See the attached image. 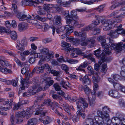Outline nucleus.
Here are the masks:
<instances>
[{
    "instance_id": "obj_36",
    "label": "nucleus",
    "mask_w": 125,
    "mask_h": 125,
    "mask_svg": "<svg viewBox=\"0 0 125 125\" xmlns=\"http://www.w3.org/2000/svg\"><path fill=\"white\" fill-rule=\"evenodd\" d=\"M83 88L84 92L88 97L89 94H90L91 90L86 85H85L84 86Z\"/></svg>"
},
{
    "instance_id": "obj_25",
    "label": "nucleus",
    "mask_w": 125,
    "mask_h": 125,
    "mask_svg": "<svg viewBox=\"0 0 125 125\" xmlns=\"http://www.w3.org/2000/svg\"><path fill=\"white\" fill-rule=\"evenodd\" d=\"M64 97L65 99L68 100L70 102H75L78 99L77 98L76 96H74L71 98L67 94H65L63 92V97Z\"/></svg>"
},
{
    "instance_id": "obj_61",
    "label": "nucleus",
    "mask_w": 125,
    "mask_h": 125,
    "mask_svg": "<svg viewBox=\"0 0 125 125\" xmlns=\"http://www.w3.org/2000/svg\"><path fill=\"white\" fill-rule=\"evenodd\" d=\"M16 80L17 81L14 80H13L11 81V83L13 86H17V84L18 83V79H16Z\"/></svg>"
},
{
    "instance_id": "obj_45",
    "label": "nucleus",
    "mask_w": 125,
    "mask_h": 125,
    "mask_svg": "<svg viewBox=\"0 0 125 125\" xmlns=\"http://www.w3.org/2000/svg\"><path fill=\"white\" fill-rule=\"evenodd\" d=\"M103 61L100 60H99L98 64H95L94 69L96 71H98L99 70V67L100 65L102 63Z\"/></svg>"
},
{
    "instance_id": "obj_4",
    "label": "nucleus",
    "mask_w": 125,
    "mask_h": 125,
    "mask_svg": "<svg viewBox=\"0 0 125 125\" xmlns=\"http://www.w3.org/2000/svg\"><path fill=\"white\" fill-rule=\"evenodd\" d=\"M69 11L68 10L63 11V16H64V18L66 21L67 24H71L72 26H76V27H79L80 26L83 25L81 24L80 20L76 21L73 19V18L70 17L69 14Z\"/></svg>"
},
{
    "instance_id": "obj_54",
    "label": "nucleus",
    "mask_w": 125,
    "mask_h": 125,
    "mask_svg": "<svg viewBox=\"0 0 125 125\" xmlns=\"http://www.w3.org/2000/svg\"><path fill=\"white\" fill-rule=\"evenodd\" d=\"M14 58V60L18 65L21 67H22L23 65V63L19 60L17 58L15 57Z\"/></svg>"
},
{
    "instance_id": "obj_23",
    "label": "nucleus",
    "mask_w": 125,
    "mask_h": 125,
    "mask_svg": "<svg viewBox=\"0 0 125 125\" xmlns=\"http://www.w3.org/2000/svg\"><path fill=\"white\" fill-rule=\"evenodd\" d=\"M101 22L102 24L104 25V26H109V25H111L114 24L115 23H116L115 21L112 20H102Z\"/></svg>"
},
{
    "instance_id": "obj_21",
    "label": "nucleus",
    "mask_w": 125,
    "mask_h": 125,
    "mask_svg": "<svg viewBox=\"0 0 125 125\" xmlns=\"http://www.w3.org/2000/svg\"><path fill=\"white\" fill-rule=\"evenodd\" d=\"M95 123H97L95 119L94 120L91 118H87L85 120L83 125H94Z\"/></svg>"
},
{
    "instance_id": "obj_7",
    "label": "nucleus",
    "mask_w": 125,
    "mask_h": 125,
    "mask_svg": "<svg viewBox=\"0 0 125 125\" xmlns=\"http://www.w3.org/2000/svg\"><path fill=\"white\" fill-rule=\"evenodd\" d=\"M94 27L93 26L92 24H90L89 25L86 26L84 28H83L81 29L82 31L78 32L77 31H75L74 32V35L78 37H81L82 38L81 39V41H84L86 37V34L84 32H83L84 31H88L91 30L93 29Z\"/></svg>"
},
{
    "instance_id": "obj_26",
    "label": "nucleus",
    "mask_w": 125,
    "mask_h": 125,
    "mask_svg": "<svg viewBox=\"0 0 125 125\" xmlns=\"http://www.w3.org/2000/svg\"><path fill=\"white\" fill-rule=\"evenodd\" d=\"M80 80L82 81L83 84L89 85L90 83V80L88 76L85 75L83 77L81 78Z\"/></svg>"
},
{
    "instance_id": "obj_14",
    "label": "nucleus",
    "mask_w": 125,
    "mask_h": 125,
    "mask_svg": "<svg viewBox=\"0 0 125 125\" xmlns=\"http://www.w3.org/2000/svg\"><path fill=\"white\" fill-rule=\"evenodd\" d=\"M95 42L94 39L92 38H89L88 39L87 42H83L81 43L82 46H85L88 45L89 47H92L94 46V44Z\"/></svg>"
},
{
    "instance_id": "obj_49",
    "label": "nucleus",
    "mask_w": 125,
    "mask_h": 125,
    "mask_svg": "<svg viewBox=\"0 0 125 125\" xmlns=\"http://www.w3.org/2000/svg\"><path fill=\"white\" fill-rule=\"evenodd\" d=\"M1 29L0 30V31L1 32H5L6 33H10V29L8 28L7 29H6L5 27H2L1 26Z\"/></svg>"
},
{
    "instance_id": "obj_30",
    "label": "nucleus",
    "mask_w": 125,
    "mask_h": 125,
    "mask_svg": "<svg viewBox=\"0 0 125 125\" xmlns=\"http://www.w3.org/2000/svg\"><path fill=\"white\" fill-rule=\"evenodd\" d=\"M17 42L16 48L17 49L21 51H24L25 50V46L20 43L19 40H17Z\"/></svg>"
},
{
    "instance_id": "obj_56",
    "label": "nucleus",
    "mask_w": 125,
    "mask_h": 125,
    "mask_svg": "<svg viewBox=\"0 0 125 125\" xmlns=\"http://www.w3.org/2000/svg\"><path fill=\"white\" fill-rule=\"evenodd\" d=\"M69 83L67 82L64 81L63 80V88L67 89L69 87Z\"/></svg>"
},
{
    "instance_id": "obj_28",
    "label": "nucleus",
    "mask_w": 125,
    "mask_h": 125,
    "mask_svg": "<svg viewBox=\"0 0 125 125\" xmlns=\"http://www.w3.org/2000/svg\"><path fill=\"white\" fill-rule=\"evenodd\" d=\"M53 87L56 91H58V93L60 95H62V92L61 90V86L57 83H54L53 84Z\"/></svg>"
},
{
    "instance_id": "obj_31",
    "label": "nucleus",
    "mask_w": 125,
    "mask_h": 125,
    "mask_svg": "<svg viewBox=\"0 0 125 125\" xmlns=\"http://www.w3.org/2000/svg\"><path fill=\"white\" fill-rule=\"evenodd\" d=\"M88 64L87 62H85L83 63L80 65L79 67L76 68L77 70L79 71H84V70L83 68H85L86 67Z\"/></svg>"
},
{
    "instance_id": "obj_40",
    "label": "nucleus",
    "mask_w": 125,
    "mask_h": 125,
    "mask_svg": "<svg viewBox=\"0 0 125 125\" xmlns=\"http://www.w3.org/2000/svg\"><path fill=\"white\" fill-rule=\"evenodd\" d=\"M101 17V16H98L96 15L95 16V18H96L97 19L92 22L91 24H92L93 26V25L96 26L98 25L100 23V21L99 19H100V18Z\"/></svg>"
},
{
    "instance_id": "obj_22",
    "label": "nucleus",
    "mask_w": 125,
    "mask_h": 125,
    "mask_svg": "<svg viewBox=\"0 0 125 125\" xmlns=\"http://www.w3.org/2000/svg\"><path fill=\"white\" fill-rule=\"evenodd\" d=\"M120 32H118L116 30L115 31L112 30L110 31V32H108L107 33V34L109 35L112 38H116L117 37L119 34H121Z\"/></svg>"
},
{
    "instance_id": "obj_12",
    "label": "nucleus",
    "mask_w": 125,
    "mask_h": 125,
    "mask_svg": "<svg viewBox=\"0 0 125 125\" xmlns=\"http://www.w3.org/2000/svg\"><path fill=\"white\" fill-rule=\"evenodd\" d=\"M94 119L97 123H95L94 125H110L111 123H113L112 122L109 123L108 122V120H105L101 117H94Z\"/></svg>"
},
{
    "instance_id": "obj_53",
    "label": "nucleus",
    "mask_w": 125,
    "mask_h": 125,
    "mask_svg": "<svg viewBox=\"0 0 125 125\" xmlns=\"http://www.w3.org/2000/svg\"><path fill=\"white\" fill-rule=\"evenodd\" d=\"M100 31V29L98 28H95L93 30L92 33L93 34L95 35L98 34Z\"/></svg>"
},
{
    "instance_id": "obj_5",
    "label": "nucleus",
    "mask_w": 125,
    "mask_h": 125,
    "mask_svg": "<svg viewBox=\"0 0 125 125\" xmlns=\"http://www.w3.org/2000/svg\"><path fill=\"white\" fill-rule=\"evenodd\" d=\"M43 59H41L38 62L37 66L35 67L32 71V73L35 72L37 73H42L45 68L48 69V71L51 70L50 67L47 64H43Z\"/></svg>"
},
{
    "instance_id": "obj_58",
    "label": "nucleus",
    "mask_w": 125,
    "mask_h": 125,
    "mask_svg": "<svg viewBox=\"0 0 125 125\" xmlns=\"http://www.w3.org/2000/svg\"><path fill=\"white\" fill-rule=\"evenodd\" d=\"M51 78L50 77H48L47 78V80H49L48 82V85L50 86H51L53 83L54 81L53 80H51Z\"/></svg>"
},
{
    "instance_id": "obj_17",
    "label": "nucleus",
    "mask_w": 125,
    "mask_h": 125,
    "mask_svg": "<svg viewBox=\"0 0 125 125\" xmlns=\"http://www.w3.org/2000/svg\"><path fill=\"white\" fill-rule=\"evenodd\" d=\"M17 16L20 21L31 19L32 18V17L29 15H26L20 12H19L17 14Z\"/></svg>"
},
{
    "instance_id": "obj_34",
    "label": "nucleus",
    "mask_w": 125,
    "mask_h": 125,
    "mask_svg": "<svg viewBox=\"0 0 125 125\" xmlns=\"http://www.w3.org/2000/svg\"><path fill=\"white\" fill-rule=\"evenodd\" d=\"M11 10L14 11L13 12L14 14H17L19 12L17 10V6L15 4L13 3L12 4V7L11 8Z\"/></svg>"
},
{
    "instance_id": "obj_39",
    "label": "nucleus",
    "mask_w": 125,
    "mask_h": 125,
    "mask_svg": "<svg viewBox=\"0 0 125 125\" xmlns=\"http://www.w3.org/2000/svg\"><path fill=\"white\" fill-rule=\"evenodd\" d=\"M120 74L121 77L125 80V65H124L122 67Z\"/></svg>"
},
{
    "instance_id": "obj_62",
    "label": "nucleus",
    "mask_w": 125,
    "mask_h": 125,
    "mask_svg": "<svg viewBox=\"0 0 125 125\" xmlns=\"http://www.w3.org/2000/svg\"><path fill=\"white\" fill-rule=\"evenodd\" d=\"M60 96H58L56 94H53L52 97L54 99H58L61 100V99H62V96L61 95Z\"/></svg>"
},
{
    "instance_id": "obj_63",
    "label": "nucleus",
    "mask_w": 125,
    "mask_h": 125,
    "mask_svg": "<svg viewBox=\"0 0 125 125\" xmlns=\"http://www.w3.org/2000/svg\"><path fill=\"white\" fill-rule=\"evenodd\" d=\"M112 77L115 80L117 81L119 79L120 76L118 74H113L112 75Z\"/></svg>"
},
{
    "instance_id": "obj_9",
    "label": "nucleus",
    "mask_w": 125,
    "mask_h": 125,
    "mask_svg": "<svg viewBox=\"0 0 125 125\" xmlns=\"http://www.w3.org/2000/svg\"><path fill=\"white\" fill-rule=\"evenodd\" d=\"M12 102V100L10 101L8 99H0V104H2L3 105L5 106H3L0 105V109L6 111L11 108Z\"/></svg>"
},
{
    "instance_id": "obj_19",
    "label": "nucleus",
    "mask_w": 125,
    "mask_h": 125,
    "mask_svg": "<svg viewBox=\"0 0 125 125\" xmlns=\"http://www.w3.org/2000/svg\"><path fill=\"white\" fill-rule=\"evenodd\" d=\"M109 95L111 97L115 98H118L121 96V95L117 91L111 90L109 92Z\"/></svg>"
},
{
    "instance_id": "obj_48",
    "label": "nucleus",
    "mask_w": 125,
    "mask_h": 125,
    "mask_svg": "<svg viewBox=\"0 0 125 125\" xmlns=\"http://www.w3.org/2000/svg\"><path fill=\"white\" fill-rule=\"evenodd\" d=\"M81 37V38H80V40L77 39L75 38H74L73 41H72V43L73 44L76 45H78L80 42V40L81 41H81V39L82 38V37Z\"/></svg>"
},
{
    "instance_id": "obj_42",
    "label": "nucleus",
    "mask_w": 125,
    "mask_h": 125,
    "mask_svg": "<svg viewBox=\"0 0 125 125\" xmlns=\"http://www.w3.org/2000/svg\"><path fill=\"white\" fill-rule=\"evenodd\" d=\"M122 25L120 24L119 26L118 27L117 29L116 30L118 32H121L120 33L122 34L123 35L125 36V30L122 28Z\"/></svg>"
},
{
    "instance_id": "obj_15",
    "label": "nucleus",
    "mask_w": 125,
    "mask_h": 125,
    "mask_svg": "<svg viewBox=\"0 0 125 125\" xmlns=\"http://www.w3.org/2000/svg\"><path fill=\"white\" fill-rule=\"evenodd\" d=\"M76 10H73L71 11V15H70V17H71L72 18H73V19L74 20L78 21V20H80V22L81 24H83V25L81 26H79V27H77L78 28H80L81 27L83 26H84L85 25V24L82 22V20L80 19H79V17L77 15V12Z\"/></svg>"
},
{
    "instance_id": "obj_64",
    "label": "nucleus",
    "mask_w": 125,
    "mask_h": 125,
    "mask_svg": "<svg viewBox=\"0 0 125 125\" xmlns=\"http://www.w3.org/2000/svg\"><path fill=\"white\" fill-rule=\"evenodd\" d=\"M100 50L99 49L94 51V54L95 55L97 58H98L100 55L99 54L100 53Z\"/></svg>"
},
{
    "instance_id": "obj_18",
    "label": "nucleus",
    "mask_w": 125,
    "mask_h": 125,
    "mask_svg": "<svg viewBox=\"0 0 125 125\" xmlns=\"http://www.w3.org/2000/svg\"><path fill=\"white\" fill-rule=\"evenodd\" d=\"M38 85L36 84H34L33 86L29 88V92H25L23 94V96L24 97H27L31 95L32 93H35V90L37 87Z\"/></svg>"
},
{
    "instance_id": "obj_29",
    "label": "nucleus",
    "mask_w": 125,
    "mask_h": 125,
    "mask_svg": "<svg viewBox=\"0 0 125 125\" xmlns=\"http://www.w3.org/2000/svg\"><path fill=\"white\" fill-rule=\"evenodd\" d=\"M74 27L70 25H67L65 26V29L67 31L66 34H69L73 31V29Z\"/></svg>"
},
{
    "instance_id": "obj_8",
    "label": "nucleus",
    "mask_w": 125,
    "mask_h": 125,
    "mask_svg": "<svg viewBox=\"0 0 125 125\" xmlns=\"http://www.w3.org/2000/svg\"><path fill=\"white\" fill-rule=\"evenodd\" d=\"M30 72L29 71H27V72L25 73V79H23L22 81L21 80V86L20 87V89H19V94H20L21 93V90H23L25 89V87L29 84H31L32 83L31 81H29V80L30 78Z\"/></svg>"
},
{
    "instance_id": "obj_55",
    "label": "nucleus",
    "mask_w": 125,
    "mask_h": 125,
    "mask_svg": "<svg viewBox=\"0 0 125 125\" xmlns=\"http://www.w3.org/2000/svg\"><path fill=\"white\" fill-rule=\"evenodd\" d=\"M32 18L31 19H30L31 20V23H32L33 25L38 26L39 28H41L42 27V26L37 23L36 21L35 20H34L32 19Z\"/></svg>"
},
{
    "instance_id": "obj_37",
    "label": "nucleus",
    "mask_w": 125,
    "mask_h": 125,
    "mask_svg": "<svg viewBox=\"0 0 125 125\" xmlns=\"http://www.w3.org/2000/svg\"><path fill=\"white\" fill-rule=\"evenodd\" d=\"M2 51L4 52H6L8 53L10 56H12L14 57H15L16 56V54L14 52H13L4 49H1Z\"/></svg>"
},
{
    "instance_id": "obj_44",
    "label": "nucleus",
    "mask_w": 125,
    "mask_h": 125,
    "mask_svg": "<svg viewBox=\"0 0 125 125\" xmlns=\"http://www.w3.org/2000/svg\"><path fill=\"white\" fill-rule=\"evenodd\" d=\"M119 3L121 4L120 5H122V8L120 9L119 10L121 11H125L122 14L123 15H125V1L124 2H120Z\"/></svg>"
},
{
    "instance_id": "obj_3",
    "label": "nucleus",
    "mask_w": 125,
    "mask_h": 125,
    "mask_svg": "<svg viewBox=\"0 0 125 125\" xmlns=\"http://www.w3.org/2000/svg\"><path fill=\"white\" fill-rule=\"evenodd\" d=\"M32 110L29 109L25 111H23L21 112L17 113L15 115V118L13 115H12L10 117V121L11 124L10 125H16L14 123H16L17 124H19L21 123L23 120L21 118L25 116L26 115L30 114V112H31Z\"/></svg>"
},
{
    "instance_id": "obj_24",
    "label": "nucleus",
    "mask_w": 125,
    "mask_h": 125,
    "mask_svg": "<svg viewBox=\"0 0 125 125\" xmlns=\"http://www.w3.org/2000/svg\"><path fill=\"white\" fill-rule=\"evenodd\" d=\"M27 25L26 23H20L19 24L18 26V30L20 31H23L27 28Z\"/></svg>"
},
{
    "instance_id": "obj_59",
    "label": "nucleus",
    "mask_w": 125,
    "mask_h": 125,
    "mask_svg": "<svg viewBox=\"0 0 125 125\" xmlns=\"http://www.w3.org/2000/svg\"><path fill=\"white\" fill-rule=\"evenodd\" d=\"M51 72L52 74L55 76H58L59 74V73L58 71H57L55 70H52Z\"/></svg>"
},
{
    "instance_id": "obj_1",
    "label": "nucleus",
    "mask_w": 125,
    "mask_h": 125,
    "mask_svg": "<svg viewBox=\"0 0 125 125\" xmlns=\"http://www.w3.org/2000/svg\"><path fill=\"white\" fill-rule=\"evenodd\" d=\"M102 111L98 110L97 111V116L94 117H100L107 120L109 123L113 122L114 125H125V116L122 114H118L116 117H113L112 120L110 119L109 115L108 114L110 112V109L107 106H105L102 108Z\"/></svg>"
},
{
    "instance_id": "obj_38",
    "label": "nucleus",
    "mask_w": 125,
    "mask_h": 125,
    "mask_svg": "<svg viewBox=\"0 0 125 125\" xmlns=\"http://www.w3.org/2000/svg\"><path fill=\"white\" fill-rule=\"evenodd\" d=\"M55 24L56 25L61 26L62 25L61 22V18L60 16L56 17L55 22Z\"/></svg>"
},
{
    "instance_id": "obj_60",
    "label": "nucleus",
    "mask_w": 125,
    "mask_h": 125,
    "mask_svg": "<svg viewBox=\"0 0 125 125\" xmlns=\"http://www.w3.org/2000/svg\"><path fill=\"white\" fill-rule=\"evenodd\" d=\"M88 100L89 101V103L91 106H93L95 104V101L94 100H90V98H89V96L88 97Z\"/></svg>"
},
{
    "instance_id": "obj_2",
    "label": "nucleus",
    "mask_w": 125,
    "mask_h": 125,
    "mask_svg": "<svg viewBox=\"0 0 125 125\" xmlns=\"http://www.w3.org/2000/svg\"><path fill=\"white\" fill-rule=\"evenodd\" d=\"M98 40L101 42L102 46L104 49V51L107 54H110L111 53L110 49L119 51L125 48V38L122 40L123 42L117 43H114L113 40L110 38L109 40L110 43H105L106 40L103 36L98 37Z\"/></svg>"
},
{
    "instance_id": "obj_57",
    "label": "nucleus",
    "mask_w": 125,
    "mask_h": 125,
    "mask_svg": "<svg viewBox=\"0 0 125 125\" xmlns=\"http://www.w3.org/2000/svg\"><path fill=\"white\" fill-rule=\"evenodd\" d=\"M72 117L73 122H76L79 121V118L78 115H73L72 116Z\"/></svg>"
},
{
    "instance_id": "obj_52",
    "label": "nucleus",
    "mask_w": 125,
    "mask_h": 125,
    "mask_svg": "<svg viewBox=\"0 0 125 125\" xmlns=\"http://www.w3.org/2000/svg\"><path fill=\"white\" fill-rule=\"evenodd\" d=\"M63 70H64L65 73L67 74H68L69 73L68 72L69 69L66 65L63 64Z\"/></svg>"
},
{
    "instance_id": "obj_11",
    "label": "nucleus",
    "mask_w": 125,
    "mask_h": 125,
    "mask_svg": "<svg viewBox=\"0 0 125 125\" xmlns=\"http://www.w3.org/2000/svg\"><path fill=\"white\" fill-rule=\"evenodd\" d=\"M35 1L40 3L42 2V0H23L21 1V4L22 6H33L35 7V5L37 3Z\"/></svg>"
},
{
    "instance_id": "obj_41",
    "label": "nucleus",
    "mask_w": 125,
    "mask_h": 125,
    "mask_svg": "<svg viewBox=\"0 0 125 125\" xmlns=\"http://www.w3.org/2000/svg\"><path fill=\"white\" fill-rule=\"evenodd\" d=\"M63 62H67L69 63H70L71 64H76L78 62V61L77 60H75L73 59H66V60H65L63 58Z\"/></svg>"
},
{
    "instance_id": "obj_43",
    "label": "nucleus",
    "mask_w": 125,
    "mask_h": 125,
    "mask_svg": "<svg viewBox=\"0 0 125 125\" xmlns=\"http://www.w3.org/2000/svg\"><path fill=\"white\" fill-rule=\"evenodd\" d=\"M119 11L117 10L114 11L111 13L109 15V16L111 17L113 16H115L116 18H118L120 17V16H118L117 15L119 13Z\"/></svg>"
},
{
    "instance_id": "obj_16",
    "label": "nucleus",
    "mask_w": 125,
    "mask_h": 125,
    "mask_svg": "<svg viewBox=\"0 0 125 125\" xmlns=\"http://www.w3.org/2000/svg\"><path fill=\"white\" fill-rule=\"evenodd\" d=\"M46 105L51 106V108L52 110L54 109L55 107L58 106V104L57 102H52L50 99L45 100L42 106H43L44 105Z\"/></svg>"
},
{
    "instance_id": "obj_51",
    "label": "nucleus",
    "mask_w": 125,
    "mask_h": 125,
    "mask_svg": "<svg viewBox=\"0 0 125 125\" xmlns=\"http://www.w3.org/2000/svg\"><path fill=\"white\" fill-rule=\"evenodd\" d=\"M107 65L106 63H104L102 65V68L101 69V72L105 73L106 71Z\"/></svg>"
},
{
    "instance_id": "obj_13",
    "label": "nucleus",
    "mask_w": 125,
    "mask_h": 125,
    "mask_svg": "<svg viewBox=\"0 0 125 125\" xmlns=\"http://www.w3.org/2000/svg\"><path fill=\"white\" fill-rule=\"evenodd\" d=\"M40 52L41 53H43L46 55L45 59L46 60H47L48 61H49L53 57V54H52L49 53V49L48 48H44L41 50Z\"/></svg>"
},
{
    "instance_id": "obj_46",
    "label": "nucleus",
    "mask_w": 125,
    "mask_h": 125,
    "mask_svg": "<svg viewBox=\"0 0 125 125\" xmlns=\"http://www.w3.org/2000/svg\"><path fill=\"white\" fill-rule=\"evenodd\" d=\"M11 37L13 40L16 39L17 37V34L16 32L14 31H13L10 32Z\"/></svg>"
},
{
    "instance_id": "obj_32",
    "label": "nucleus",
    "mask_w": 125,
    "mask_h": 125,
    "mask_svg": "<svg viewBox=\"0 0 125 125\" xmlns=\"http://www.w3.org/2000/svg\"><path fill=\"white\" fill-rule=\"evenodd\" d=\"M35 51L34 50L32 49H30L29 50H25L22 53V54L24 56H28L29 54L31 55L35 52Z\"/></svg>"
},
{
    "instance_id": "obj_6",
    "label": "nucleus",
    "mask_w": 125,
    "mask_h": 125,
    "mask_svg": "<svg viewBox=\"0 0 125 125\" xmlns=\"http://www.w3.org/2000/svg\"><path fill=\"white\" fill-rule=\"evenodd\" d=\"M82 104L84 108H87L88 107V105L87 103L86 102L85 100L81 97L79 98L78 101L76 102V104L77 105V108L78 109H80L76 112L77 115H80L82 116L83 119H84L86 115L84 113H81V105Z\"/></svg>"
},
{
    "instance_id": "obj_27",
    "label": "nucleus",
    "mask_w": 125,
    "mask_h": 125,
    "mask_svg": "<svg viewBox=\"0 0 125 125\" xmlns=\"http://www.w3.org/2000/svg\"><path fill=\"white\" fill-rule=\"evenodd\" d=\"M104 50V49H103V50ZM104 51V50H103ZM104 52H102L101 54H100L99 55V56L98 57V58H100V59L99 60H102L103 61L102 63H103L104 62H108L107 60L108 59V58H105V53L107 54H107L106 52H105L104 51H103ZM111 53H111L110 54H110Z\"/></svg>"
},
{
    "instance_id": "obj_47",
    "label": "nucleus",
    "mask_w": 125,
    "mask_h": 125,
    "mask_svg": "<svg viewBox=\"0 0 125 125\" xmlns=\"http://www.w3.org/2000/svg\"><path fill=\"white\" fill-rule=\"evenodd\" d=\"M121 4L119 2L116 3L111 6L109 8V10H112L117 7L120 6Z\"/></svg>"
},
{
    "instance_id": "obj_35",
    "label": "nucleus",
    "mask_w": 125,
    "mask_h": 125,
    "mask_svg": "<svg viewBox=\"0 0 125 125\" xmlns=\"http://www.w3.org/2000/svg\"><path fill=\"white\" fill-rule=\"evenodd\" d=\"M32 16L33 17V18L34 19H37L42 22L45 21L47 20V19L46 18L43 17L42 18L38 15H37L35 17H34L33 15H32Z\"/></svg>"
},
{
    "instance_id": "obj_33",
    "label": "nucleus",
    "mask_w": 125,
    "mask_h": 125,
    "mask_svg": "<svg viewBox=\"0 0 125 125\" xmlns=\"http://www.w3.org/2000/svg\"><path fill=\"white\" fill-rule=\"evenodd\" d=\"M63 107L64 111L68 114L69 115H70L71 113L70 110L68 108V105L66 102H64L63 104Z\"/></svg>"
},
{
    "instance_id": "obj_10",
    "label": "nucleus",
    "mask_w": 125,
    "mask_h": 125,
    "mask_svg": "<svg viewBox=\"0 0 125 125\" xmlns=\"http://www.w3.org/2000/svg\"><path fill=\"white\" fill-rule=\"evenodd\" d=\"M108 80L109 82L113 84L114 87L116 90H120L121 91L125 93V87L115 82L111 78H108Z\"/></svg>"
},
{
    "instance_id": "obj_50",
    "label": "nucleus",
    "mask_w": 125,
    "mask_h": 125,
    "mask_svg": "<svg viewBox=\"0 0 125 125\" xmlns=\"http://www.w3.org/2000/svg\"><path fill=\"white\" fill-rule=\"evenodd\" d=\"M105 7V4L102 5H100L98 7L95 8L94 9V10H97L100 12H102L103 10V8Z\"/></svg>"
},
{
    "instance_id": "obj_20",
    "label": "nucleus",
    "mask_w": 125,
    "mask_h": 125,
    "mask_svg": "<svg viewBox=\"0 0 125 125\" xmlns=\"http://www.w3.org/2000/svg\"><path fill=\"white\" fill-rule=\"evenodd\" d=\"M74 48L73 47H71L70 45L68 43L63 42V50H64V52H66V53L70 51H72Z\"/></svg>"
}]
</instances>
